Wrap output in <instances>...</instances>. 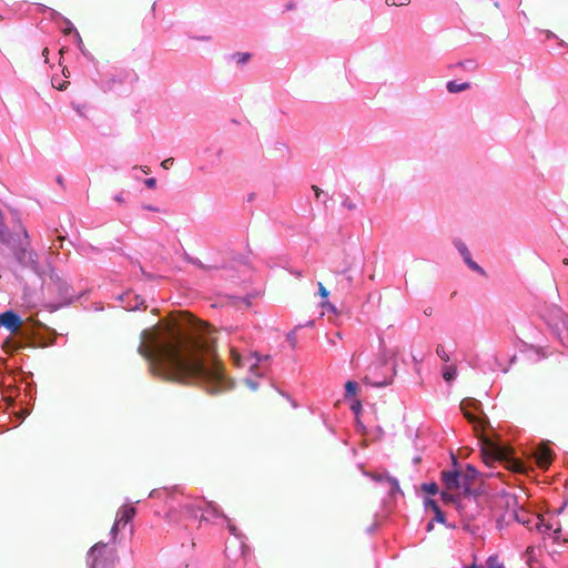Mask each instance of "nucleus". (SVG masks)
<instances>
[{"label": "nucleus", "instance_id": "f257e3e1", "mask_svg": "<svg viewBox=\"0 0 568 568\" xmlns=\"http://www.w3.org/2000/svg\"><path fill=\"white\" fill-rule=\"evenodd\" d=\"M141 339L138 352L149 361L153 375L170 382L203 384L210 394L222 390L223 369L206 323L185 313L180 323L143 331Z\"/></svg>", "mask_w": 568, "mask_h": 568}, {"label": "nucleus", "instance_id": "f03ea898", "mask_svg": "<svg viewBox=\"0 0 568 568\" xmlns=\"http://www.w3.org/2000/svg\"><path fill=\"white\" fill-rule=\"evenodd\" d=\"M481 455L483 460L488 466H491L495 462H505L507 464V468L513 471L523 473L525 470V466L521 462L517 459H508L506 450L488 439L484 440Z\"/></svg>", "mask_w": 568, "mask_h": 568}, {"label": "nucleus", "instance_id": "7ed1b4c3", "mask_svg": "<svg viewBox=\"0 0 568 568\" xmlns=\"http://www.w3.org/2000/svg\"><path fill=\"white\" fill-rule=\"evenodd\" d=\"M442 481L447 490H453L457 494H462L465 499L470 500V487L466 483V479L463 477L460 471L458 470H443L440 474Z\"/></svg>", "mask_w": 568, "mask_h": 568}, {"label": "nucleus", "instance_id": "20e7f679", "mask_svg": "<svg viewBox=\"0 0 568 568\" xmlns=\"http://www.w3.org/2000/svg\"><path fill=\"white\" fill-rule=\"evenodd\" d=\"M460 409L464 413L465 418L473 424L474 430L478 433L479 430L484 429V420L479 417H477L474 413V410L480 409V403L475 398H466L463 399L460 403Z\"/></svg>", "mask_w": 568, "mask_h": 568}, {"label": "nucleus", "instance_id": "39448f33", "mask_svg": "<svg viewBox=\"0 0 568 568\" xmlns=\"http://www.w3.org/2000/svg\"><path fill=\"white\" fill-rule=\"evenodd\" d=\"M135 508L131 505H125L118 511L115 521L111 528V534L113 537H115L118 531L123 529L124 526L132 520V518L135 516Z\"/></svg>", "mask_w": 568, "mask_h": 568}, {"label": "nucleus", "instance_id": "423d86ee", "mask_svg": "<svg viewBox=\"0 0 568 568\" xmlns=\"http://www.w3.org/2000/svg\"><path fill=\"white\" fill-rule=\"evenodd\" d=\"M16 257L21 265L30 267L34 272H39L38 255L34 251L22 247L17 251Z\"/></svg>", "mask_w": 568, "mask_h": 568}, {"label": "nucleus", "instance_id": "0eeeda50", "mask_svg": "<svg viewBox=\"0 0 568 568\" xmlns=\"http://www.w3.org/2000/svg\"><path fill=\"white\" fill-rule=\"evenodd\" d=\"M0 325L16 333L22 326V321L14 312L7 311L0 314Z\"/></svg>", "mask_w": 568, "mask_h": 568}, {"label": "nucleus", "instance_id": "6e6552de", "mask_svg": "<svg viewBox=\"0 0 568 568\" xmlns=\"http://www.w3.org/2000/svg\"><path fill=\"white\" fill-rule=\"evenodd\" d=\"M536 463L540 468H547L552 460V450L547 445H540L535 452Z\"/></svg>", "mask_w": 568, "mask_h": 568}, {"label": "nucleus", "instance_id": "1a4fd4ad", "mask_svg": "<svg viewBox=\"0 0 568 568\" xmlns=\"http://www.w3.org/2000/svg\"><path fill=\"white\" fill-rule=\"evenodd\" d=\"M48 288H57L61 295L69 294V286L54 271L49 274Z\"/></svg>", "mask_w": 568, "mask_h": 568}, {"label": "nucleus", "instance_id": "9d476101", "mask_svg": "<svg viewBox=\"0 0 568 568\" xmlns=\"http://www.w3.org/2000/svg\"><path fill=\"white\" fill-rule=\"evenodd\" d=\"M456 247L458 250V252L462 254V256L464 257V261L465 263L474 271L480 273V274H485L484 270L476 263L471 260V255H470V252L468 251L467 246L460 242V241H457L456 242Z\"/></svg>", "mask_w": 568, "mask_h": 568}, {"label": "nucleus", "instance_id": "9b49d317", "mask_svg": "<svg viewBox=\"0 0 568 568\" xmlns=\"http://www.w3.org/2000/svg\"><path fill=\"white\" fill-rule=\"evenodd\" d=\"M464 568H504V565L499 560L498 556L494 555L488 557L483 565L471 564L469 566H465Z\"/></svg>", "mask_w": 568, "mask_h": 568}, {"label": "nucleus", "instance_id": "f8f14e48", "mask_svg": "<svg viewBox=\"0 0 568 568\" xmlns=\"http://www.w3.org/2000/svg\"><path fill=\"white\" fill-rule=\"evenodd\" d=\"M442 496V499L445 501V503H453V504H458V506H460V500H459V497L460 495L453 491V490H447L446 488L442 491L440 494Z\"/></svg>", "mask_w": 568, "mask_h": 568}, {"label": "nucleus", "instance_id": "ddd939ff", "mask_svg": "<svg viewBox=\"0 0 568 568\" xmlns=\"http://www.w3.org/2000/svg\"><path fill=\"white\" fill-rule=\"evenodd\" d=\"M514 516L517 519V521H520L525 526H529L531 523L535 521L536 518L534 515H530L524 510H521L520 513L515 511Z\"/></svg>", "mask_w": 568, "mask_h": 568}, {"label": "nucleus", "instance_id": "4468645a", "mask_svg": "<svg viewBox=\"0 0 568 568\" xmlns=\"http://www.w3.org/2000/svg\"><path fill=\"white\" fill-rule=\"evenodd\" d=\"M469 88H470V83L469 82H464V83L458 84L455 81H449L447 83V90L450 93L462 92V91H465V90H467Z\"/></svg>", "mask_w": 568, "mask_h": 568}, {"label": "nucleus", "instance_id": "2eb2a0df", "mask_svg": "<svg viewBox=\"0 0 568 568\" xmlns=\"http://www.w3.org/2000/svg\"><path fill=\"white\" fill-rule=\"evenodd\" d=\"M460 474L466 479L468 487H470L471 481L476 478L478 473L475 467H473L471 465H467L466 469Z\"/></svg>", "mask_w": 568, "mask_h": 568}, {"label": "nucleus", "instance_id": "dca6fc26", "mask_svg": "<svg viewBox=\"0 0 568 568\" xmlns=\"http://www.w3.org/2000/svg\"><path fill=\"white\" fill-rule=\"evenodd\" d=\"M358 386L355 382L348 381L345 384V398L354 397L357 393Z\"/></svg>", "mask_w": 568, "mask_h": 568}, {"label": "nucleus", "instance_id": "f3484780", "mask_svg": "<svg viewBox=\"0 0 568 568\" xmlns=\"http://www.w3.org/2000/svg\"><path fill=\"white\" fill-rule=\"evenodd\" d=\"M457 374V369L454 365L445 366L443 369V377L446 382H452Z\"/></svg>", "mask_w": 568, "mask_h": 568}, {"label": "nucleus", "instance_id": "a211bd4d", "mask_svg": "<svg viewBox=\"0 0 568 568\" xmlns=\"http://www.w3.org/2000/svg\"><path fill=\"white\" fill-rule=\"evenodd\" d=\"M535 528L540 532H547L551 529V525L545 524L544 518L540 516H536L535 518Z\"/></svg>", "mask_w": 568, "mask_h": 568}, {"label": "nucleus", "instance_id": "6ab92c4d", "mask_svg": "<svg viewBox=\"0 0 568 568\" xmlns=\"http://www.w3.org/2000/svg\"><path fill=\"white\" fill-rule=\"evenodd\" d=\"M423 490L429 495H435L438 493V486L436 483L424 484Z\"/></svg>", "mask_w": 568, "mask_h": 568}, {"label": "nucleus", "instance_id": "aec40b11", "mask_svg": "<svg viewBox=\"0 0 568 568\" xmlns=\"http://www.w3.org/2000/svg\"><path fill=\"white\" fill-rule=\"evenodd\" d=\"M233 58L236 60L237 64H244L246 63L250 58H251V54L250 53H235L233 55Z\"/></svg>", "mask_w": 568, "mask_h": 568}, {"label": "nucleus", "instance_id": "412c9836", "mask_svg": "<svg viewBox=\"0 0 568 568\" xmlns=\"http://www.w3.org/2000/svg\"><path fill=\"white\" fill-rule=\"evenodd\" d=\"M436 353L444 362H449L450 357L443 345L437 346Z\"/></svg>", "mask_w": 568, "mask_h": 568}, {"label": "nucleus", "instance_id": "4be33fe9", "mask_svg": "<svg viewBox=\"0 0 568 568\" xmlns=\"http://www.w3.org/2000/svg\"><path fill=\"white\" fill-rule=\"evenodd\" d=\"M534 555H535V547H532V546L527 547V549L525 551V556L527 557V564L530 567H532Z\"/></svg>", "mask_w": 568, "mask_h": 568}, {"label": "nucleus", "instance_id": "5701e85b", "mask_svg": "<svg viewBox=\"0 0 568 568\" xmlns=\"http://www.w3.org/2000/svg\"><path fill=\"white\" fill-rule=\"evenodd\" d=\"M75 38H77V42H78V47L80 49V51L84 54V55H89V52L88 50L85 49L84 47V43L82 41V38L80 36V33L78 31H75Z\"/></svg>", "mask_w": 568, "mask_h": 568}, {"label": "nucleus", "instance_id": "b1692460", "mask_svg": "<svg viewBox=\"0 0 568 568\" xmlns=\"http://www.w3.org/2000/svg\"><path fill=\"white\" fill-rule=\"evenodd\" d=\"M410 2V0H386L385 3L388 6V7H392V6H408Z\"/></svg>", "mask_w": 568, "mask_h": 568}, {"label": "nucleus", "instance_id": "393cba45", "mask_svg": "<svg viewBox=\"0 0 568 568\" xmlns=\"http://www.w3.org/2000/svg\"><path fill=\"white\" fill-rule=\"evenodd\" d=\"M351 409L358 415L362 410V403L359 399H354L351 405Z\"/></svg>", "mask_w": 568, "mask_h": 568}, {"label": "nucleus", "instance_id": "a878e982", "mask_svg": "<svg viewBox=\"0 0 568 568\" xmlns=\"http://www.w3.org/2000/svg\"><path fill=\"white\" fill-rule=\"evenodd\" d=\"M189 262L195 265L196 267L201 270H207L209 267L204 265L199 258L195 257H189Z\"/></svg>", "mask_w": 568, "mask_h": 568}, {"label": "nucleus", "instance_id": "bb28decb", "mask_svg": "<svg viewBox=\"0 0 568 568\" xmlns=\"http://www.w3.org/2000/svg\"><path fill=\"white\" fill-rule=\"evenodd\" d=\"M458 65L463 67V68H466V69H469V70H475L476 69V63H475V61H471V60H468V61H465V62H459Z\"/></svg>", "mask_w": 568, "mask_h": 568}, {"label": "nucleus", "instance_id": "cd10ccee", "mask_svg": "<svg viewBox=\"0 0 568 568\" xmlns=\"http://www.w3.org/2000/svg\"><path fill=\"white\" fill-rule=\"evenodd\" d=\"M173 164H174V159L173 158H168V159H165V160H163L161 162V166L164 170H169Z\"/></svg>", "mask_w": 568, "mask_h": 568}, {"label": "nucleus", "instance_id": "c85d7f7f", "mask_svg": "<svg viewBox=\"0 0 568 568\" xmlns=\"http://www.w3.org/2000/svg\"><path fill=\"white\" fill-rule=\"evenodd\" d=\"M435 513V519L439 523H445V515L444 513L440 510V508H436V510H434Z\"/></svg>", "mask_w": 568, "mask_h": 568}, {"label": "nucleus", "instance_id": "c756f323", "mask_svg": "<svg viewBox=\"0 0 568 568\" xmlns=\"http://www.w3.org/2000/svg\"><path fill=\"white\" fill-rule=\"evenodd\" d=\"M318 294L323 297V298H326L328 296V291L326 290V287L323 285V283H318Z\"/></svg>", "mask_w": 568, "mask_h": 568}, {"label": "nucleus", "instance_id": "7c9ffc66", "mask_svg": "<svg viewBox=\"0 0 568 568\" xmlns=\"http://www.w3.org/2000/svg\"><path fill=\"white\" fill-rule=\"evenodd\" d=\"M425 506H426L427 508H430L433 511H434V510H436V508H439V506L437 505V503H436L435 500H433V499H427V500L425 501Z\"/></svg>", "mask_w": 568, "mask_h": 568}, {"label": "nucleus", "instance_id": "2f4dec72", "mask_svg": "<svg viewBox=\"0 0 568 568\" xmlns=\"http://www.w3.org/2000/svg\"><path fill=\"white\" fill-rule=\"evenodd\" d=\"M287 341L293 348L296 346V336L294 332L287 334Z\"/></svg>", "mask_w": 568, "mask_h": 568}, {"label": "nucleus", "instance_id": "473e14b6", "mask_svg": "<svg viewBox=\"0 0 568 568\" xmlns=\"http://www.w3.org/2000/svg\"><path fill=\"white\" fill-rule=\"evenodd\" d=\"M144 183L149 189H154L156 185V180L154 178H149L144 181Z\"/></svg>", "mask_w": 568, "mask_h": 568}, {"label": "nucleus", "instance_id": "72a5a7b5", "mask_svg": "<svg viewBox=\"0 0 568 568\" xmlns=\"http://www.w3.org/2000/svg\"><path fill=\"white\" fill-rule=\"evenodd\" d=\"M343 204L348 210H355V207H356V205L353 202H351L348 199H346Z\"/></svg>", "mask_w": 568, "mask_h": 568}, {"label": "nucleus", "instance_id": "f704fd0d", "mask_svg": "<svg viewBox=\"0 0 568 568\" xmlns=\"http://www.w3.org/2000/svg\"><path fill=\"white\" fill-rule=\"evenodd\" d=\"M390 485H392V491L399 490L398 481L396 479H390Z\"/></svg>", "mask_w": 568, "mask_h": 568}, {"label": "nucleus", "instance_id": "c9c22d12", "mask_svg": "<svg viewBox=\"0 0 568 568\" xmlns=\"http://www.w3.org/2000/svg\"><path fill=\"white\" fill-rule=\"evenodd\" d=\"M313 190L315 192V196L318 197L320 194L322 193V190L318 186H316V185H313Z\"/></svg>", "mask_w": 568, "mask_h": 568}, {"label": "nucleus", "instance_id": "e433bc0d", "mask_svg": "<svg viewBox=\"0 0 568 568\" xmlns=\"http://www.w3.org/2000/svg\"><path fill=\"white\" fill-rule=\"evenodd\" d=\"M161 494H162L161 491L152 490V491L150 493V497H156V496H158V497H160V496H161Z\"/></svg>", "mask_w": 568, "mask_h": 568}, {"label": "nucleus", "instance_id": "4c0bfd02", "mask_svg": "<svg viewBox=\"0 0 568 568\" xmlns=\"http://www.w3.org/2000/svg\"><path fill=\"white\" fill-rule=\"evenodd\" d=\"M114 199L119 203H123V201H124L122 195H116Z\"/></svg>", "mask_w": 568, "mask_h": 568}, {"label": "nucleus", "instance_id": "58836bf2", "mask_svg": "<svg viewBox=\"0 0 568 568\" xmlns=\"http://www.w3.org/2000/svg\"><path fill=\"white\" fill-rule=\"evenodd\" d=\"M561 531V528L560 527H557L555 530H554V534L555 536L558 538L559 537V534Z\"/></svg>", "mask_w": 568, "mask_h": 568}, {"label": "nucleus", "instance_id": "ea45409f", "mask_svg": "<svg viewBox=\"0 0 568 568\" xmlns=\"http://www.w3.org/2000/svg\"><path fill=\"white\" fill-rule=\"evenodd\" d=\"M389 382H381V383H376L377 386H384V385H388Z\"/></svg>", "mask_w": 568, "mask_h": 568}, {"label": "nucleus", "instance_id": "a19ab883", "mask_svg": "<svg viewBox=\"0 0 568 568\" xmlns=\"http://www.w3.org/2000/svg\"><path fill=\"white\" fill-rule=\"evenodd\" d=\"M49 53V49L48 48H44L43 51H42V54L43 55H47Z\"/></svg>", "mask_w": 568, "mask_h": 568}, {"label": "nucleus", "instance_id": "79ce46f5", "mask_svg": "<svg viewBox=\"0 0 568 568\" xmlns=\"http://www.w3.org/2000/svg\"><path fill=\"white\" fill-rule=\"evenodd\" d=\"M64 88H65V84H64V83H63V84H62V83H59V87H58V89H59V90H63Z\"/></svg>", "mask_w": 568, "mask_h": 568}, {"label": "nucleus", "instance_id": "37998d69", "mask_svg": "<svg viewBox=\"0 0 568 568\" xmlns=\"http://www.w3.org/2000/svg\"><path fill=\"white\" fill-rule=\"evenodd\" d=\"M98 547H99V544L94 545L91 550L95 551L98 549Z\"/></svg>", "mask_w": 568, "mask_h": 568}, {"label": "nucleus", "instance_id": "c03bdc74", "mask_svg": "<svg viewBox=\"0 0 568 568\" xmlns=\"http://www.w3.org/2000/svg\"><path fill=\"white\" fill-rule=\"evenodd\" d=\"M148 210L150 211H158L156 209H154L153 206H146Z\"/></svg>", "mask_w": 568, "mask_h": 568}, {"label": "nucleus", "instance_id": "a18cd8bd", "mask_svg": "<svg viewBox=\"0 0 568 568\" xmlns=\"http://www.w3.org/2000/svg\"><path fill=\"white\" fill-rule=\"evenodd\" d=\"M324 306H328V307H332V305L329 304V302H325L323 303Z\"/></svg>", "mask_w": 568, "mask_h": 568}, {"label": "nucleus", "instance_id": "49530a36", "mask_svg": "<svg viewBox=\"0 0 568 568\" xmlns=\"http://www.w3.org/2000/svg\"><path fill=\"white\" fill-rule=\"evenodd\" d=\"M562 263H564L565 265H568V258H564V260H562Z\"/></svg>", "mask_w": 568, "mask_h": 568}, {"label": "nucleus", "instance_id": "de8ad7c7", "mask_svg": "<svg viewBox=\"0 0 568 568\" xmlns=\"http://www.w3.org/2000/svg\"><path fill=\"white\" fill-rule=\"evenodd\" d=\"M562 510H564V508L561 507V508H559V509L557 510V513H558V514H561V513H562Z\"/></svg>", "mask_w": 568, "mask_h": 568}, {"label": "nucleus", "instance_id": "09e8293b", "mask_svg": "<svg viewBox=\"0 0 568 568\" xmlns=\"http://www.w3.org/2000/svg\"><path fill=\"white\" fill-rule=\"evenodd\" d=\"M71 31H72V29H71V28H67V30H65V32H67V33H69V32H71Z\"/></svg>", "mask_w": 568, "mask_h": 568}, {"label": "nucleus", "instance_id": "8fccbe9b", "mask_svg": "<svg viewBox=\"0 0 568 568\" xmlns=\"http://www.w3.org/2000/svg\"><path fill=\"white\" fill-rule=\"evenodd\" d=\"M143 172L148 173L149 172V168L143 169Z\"/></svg>", "mask_w": 568, "mask_h": 568}, {"label": "nucleus", "instance_id": "3c124183", "mask_svg": "<svg viewBox=\"0 0 568 568\" xmlns=\"http://www.w3.org/2000/svg\"><path fill=\"white\" fill-rule=\"evenodd\" d=\"M58 240H59V241H63V240H64V237H63V236H59V237H58Z\"/></svg>", "mask_w": 568, "mask_h": 568}]
</instances>
